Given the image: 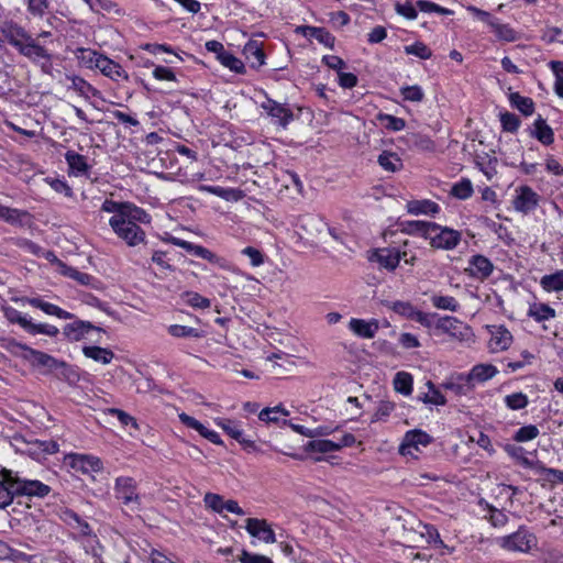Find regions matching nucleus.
<instances>
[{"label": "nucleus", "instance_id": "f257e3e1", "mask_svg": "<svg viewBox=\"0 0 563 563\" xmlns=\"http://www.w3.org/2000/svg\"><path fill=\"white\" fill-rule=\"evenodd\" d=\"M104 212L113 213L109 224L119 238L124 240L129 246L145 242V232L139 223L148 224L151 216L142 208L132 202H119L106 199L101 206Z\"/></svg>", "mask_w": 563, "mask_h": 563}, {"label": "nucleus", "instance_id": "f03ea898", "mask_svg": "<svg viewBox=\"0 0 563 563\" xmlns=\"http://www.w3.org/2000/svg\"><path fill=\"white\" fill-rule=\"evenodd\" d=\"M0 32L20 55L26 57L32 63H38L41 59H53V54L16 22H3L0 26Z\"/></svg>", "mask_w": 563, "mask_h": 563}, {"label": "nucleus", "instance_id": "7ed1b4c3", "mask_svg": "<svg viewBox=\"0 0 563 563\" xmlns=\"http://www.w3.org/2000/svg\"><path fill=\"white\" fill-rule=\"evenodd\" d=\"M496 544L508 552L528 553L537 547L538 539L530 529L521 525L518 530L500 538H497Z\"/></svg>", "mask_w": 563, "mask_h": 563}, {"label": "nucleus", "instance_id": "20e7f679", "mask_svg": "<svg viewBox=\"0 0 563 563\" xmlns=\"http://www.w3.org/2000/svg\"><path fill=\"white\" fill-rule=\"evenodd\" d=\"M114 497L132 511L141 509L142 500L137 493V483L133 477L119 476L114 481Z\"/></svg>", "mask_w": 563, "mask_h": 563}, {"label": "nucleus", "instance_id": "39448f33", "mask_svg": "<svg viewBox=\"0 0 563 563\" xmlns=\"http://www.w3.org/2000/svg\"><path fill=\"white\" fill-rule=\"evenodd\" d=\"M407 252L400 253L399 249H371L366 253V258L371 263H376L379 269L394 271L401 258L405 262L411 263L415 258L413 256L410 260L406 258Z\"/></svg>", "mask_w": 563, "mask_h": 563}, {"label": "nucleus", "instance_id": "423d86ee", "mask_svg": "<svg viewBox=\"0 0 563 563\" xmlns=\"http://www.w3.org/2000/svg\"><path fill=\"white\" fill-rule=\"evenodd\" d=\"M15 481V495L19 497H26L29 499L38 498L43 499L52 493V487L38 479H31L22 477L18 472H14Z\"/></svg>", "mask_w": 563, "mask_h": 563}, {"label": "nucleus", "instance_id": "0eeeda50", "mask_svg": "<svg viewBox=\"0 0 563 563\" xmlns=\"http://www.w3.org/2000/svg\"><path fill=\"white\" fill-rule=\"evenodd\" d=\"M515 192L512 206L516 211L522 214H529L539 206L541 197L531 187L522 185L519 186Z\"/></svg>", "mask_w": 563, "mask_h": 563}, {"label": "nucleus", "instance_id": "6e6552de", "mask_svg": "<svg viewBox=\"0 0 563 563\" xmlns=\"http://www.w3.org/2000/svg\"><path fill=\"white\" fill-rule=\"evenodd\" d=\"M432 442V437L420 429L409 430L405 433L399 445V453L404 456L415 455L419 451V445L427 446Z\"/></svg>", "mask_w": 563, "mask_h": 563}, {"label": "nucleus", "instance_id": "1a4fd4ad", "mask_svg": "<svg viewBox=\"0 0 563 563\" xmlns=\"http://www.w3.org/2000/svg\"><path fill=\"white\" fill-rule=\"evenodd\" d=\"M68 465L82 474L97 473L102 470V461L93 455L71 453L65 459Z\"/></svg>", "mask_w": 563, "mask_h": 563}, {"label": "nucleus", "instance_id": "9d476101", "mask_svg": "<svg viewBox=\"0 0 563 563\" xmlns=\"http://www.w3.org/2000/svg\"><path fill=\"white\" fill-rule=\"evenodd\" d=\"M20 347L26 352L25 358L30 361L33 366L44 367V374L54 375L55 371L57 369L59 360L45 352L32 349L26 345L21 344Z\"/></svg>", "mask_w": 563, "mask_h": 563}, {"label": "nucleus", "instance_id": "9b49d317", "mask_svg": "<svg viewBox=\"0 0 563 563\" xmlns=\"http://www.w3.org/2000/svg\"><path fill=\"white\" fill-rule=\"evenodd\" d=\"M0 509H5L18 498L14 487V471L3 467L0 471Z\"/></svg>", "mask_w": 563, "mask_h": 563}, {"label": "nucleus", "instance_id": "f8f14e48", "mask_svg": "<svg viewBox=\"0 0 563 563\" xmlns=\"http://www.w3.org/2000/svg\"><path fill=\"white\" fill-rule=\"evenodd\" d=\"M247 533L265 543H275L276 536L271 525L265 519L247 518L245 521Z\"/></svg>", "mask_w": 563, "mask_h": 563}, {"label": "nucleus", "instance_id": "ddd939ff", "mask_svg": "<svg viewBox=\"0 0 563 563\" xmlns=\"http://www.w3.org/2000/svg\"><path fill=\"white\" fill-rule=\"evenodd\" d=\"M349 330L360 339H374L379 330V321L375 318L372 319H360L351 318Z\"/></svg>", "mask_w": 563, "mask_h": 563}, {"label": "nucleus", "instance_id": "4468645a", "mask_svg": "<svg viewBox=\"0 0 563 563\" xmlns=\"http://www.w3.org/2000/svg\"><path fill=\"white\" fill-rule=\"evenodd\" d=\"M435 230L429 235L431 246H457L461 241V233L456 230L441 227L435 223Z\"/></svg>", "mask_w": 563, "mask_h": 563}, {"label": "nucleus", "instance_id": "2eb2a0df", "mask_svg": "<svg viewBox=\"0 0 563 563\" xmlns=\"http://www.w3.org/2000/svg\"><path fill=\"white\" fill-rule=\"evenodd\" d=\"M262 108L283 128H286L294 120V113L286 104L271 98L262 103Z\"/></svg>", "mask_w": 563, "mask_h": 563}, {"label": "nucleus", "instance_id": "dca6fc26", "mask_svg": "<svg viewBox=\"0 0 563 563\" xmlns=\"http://www.w3.org/2000/svg\"><path fill=\"white\" fill-rule=\"evenodd\" d=\"M92 330L98 332L104 331L102 328L96 327L90 321L75 320L63 328V334L68 341L77 342L84 339V336Z\"/></svg>", "mask_w": 563, "mask_h": 563}, {"label": "nucleus", "instance_id": "f3484780", "mask_svg": "<svg viewBox=\"0 0 563 563\" xmlns=\"http://www.w3.org/2000/svg\"><path fill=\"white\" fill-rule=\"evenodd\" d=\"M295 32L307 38H314L329 48L334 47L335 37L325 29L312 25H299Z\"/></svg>", "mask_w": 563, "mask_h": 563}, {"label": "nucleus", "instance_id": "a211bd4d", "mask_svg": "<svg viewBox=\"0 0 563 563\" xmlns=\"http://www.w3.org/2000/svg\"><path fill=\"white\" fill-rule=\"evenodd\" d=\"M493 263L483 255H473L468 261L466 271L468 275L477 279H485L493 273Z\"/></svg>", "mask_w": 563, "mask_h": 563}, {"label": "nucleus", "instance_id": "6ab92c4d", "mask_svg": "<svg viewBox=\"0 0 563 563\" xmlns=\"http://www.w3.org/2000/svg\"><path fill=\"white\" fill-rule=\"evenodd\" d=\"M65 161L69 168V174L74 176H87L90 170V165L87 162V157L75 152L67 151L65 153Z\"/></svg>", "mask_w": 563, "mask_h": 563}, {"label": "nucleus", "instance_id": "aec40b11", "mask_svg": "<svg viewBox=\"0 0 563 563\" xmlns=\"http://www.w3.org/2000/svg\"><path fill=\"white\" fill-rule=\"evenodd\" d=\"M25 300L29 305H31L34 308L41 309L46 314L55 316V317H57L59 319H64V320H69V319L75 318V316L71 312H68L54 303L44 301L40 297L26 298Z\"/></svg>", "mask_w": 563, "mask_h": 563}, {"label": "nucleus", "instance_id": "412c9836", "mask_svg": "<svg viewBox=\"0 0 563 563\" xmlns=\"http://www.w3.org/2000/svg\"><path fill=\"white\" fill-rule=\"evenodd\" d=\"M243 54L249 60L250 66L254 69L260 68L265 64V53L262 43L255 40H250L243 48Z\"/></svg>", "mask_w": 563, "mask_h": 563}, {"label": "nucleus", "instance_id": "4be33fe9", "mask_svg": "<svg viewBox=\"0 0 563 563\" xmlns=\"http://www.w3.org/2000/svg\"><path fill=\"white\" fill-rule=\"evenodd\" d=\"M532 137H536L543 145H551L554 142V132L540 114L533 122V129L530 132Z\"/></svg>", "mask_w": 563, "mask_h": 563}, {"label": "nucleus", "instance_id": "5701e85b", "mask_svg": "<svg viewBox=\"0 0 563 563\" xmlns=\"http://www.w3.org/2000/svg\"><path fill=\"white\" fill-rule=\"evenodd\" d=\"M443 387L456 396H462L470 394L474 389V384H472L467 374H457L445 382Z\"/></svg>", "mask_w": 563, "mask_h": 563}, {"label": "nucleus", "instance_id": "b1692460", "mask_svg": "<svg viewBox=\"0 0 563 563\" xmlns=\"http://www.w3.org/2000/svg\"><path fill=\"white\" fill-rule=\"evenodd\" d=\"M489 346L493 352L504 351L508 349L512 342V335L509 330L504 327H493Z\"/></svg>", "mask_w": 563, "mask_h": 563}, {"label": "nucleus", "instance_id": "393cba45", "mask_svg": "<svg viewBox=\"0 0 563 563\" xmlns=\"http://www.w3.org/2000/svg\"><path fill=\"white\" fill-rule=\"evenodd\" d=\"M406 208L408 213L415 216H434L439 213L441 210L440 206L437 202L429 199L410 200L407 202Z\"/></svg>", "mask_w": 563, "mask_h": 563}, {"label": "nucleus", "instance_id": "a878e982", "mask_svg": "<svg viewBox=\"0 0 563 563\" xmlns=\"http://www.w3.org/2000/svg\"><path fill=\"white\" fill-rule=\"evenodd\" d=\"M434 328L443 333L450 334L451 336L463 335L462 329H465L464 323L452 316H439L434 323Z\"/></svg>", "mask_w": 563, "mask_h": 563}, {"label": "nucleus", "instance_id": "bb28decb", "mask_svg": "<svg viewBox=\"0 0 563 563\" xmlns=\"http://www.w3.org/2000/svg\"><path fill=\"white\" fill-rule=\"evenodd\" d=\"M54 376L59 379L66 382L70 386H75L80 380V374L77 366L66 363L65 361L59 360L57 369L54 373Z\"/></svg>", "mask_w": 563, "mask_h": 563}, {"label": "nucleus", "instance_id": "cd10ccee", "mask_svg": "<svg viewBox=\"0 0 563 563\" xmlns=\"http://www.w3.org/2000/svg\"><path fill=\"white\" fill-rule=\"evenodd\" d=\"M498 374L496 366L492 364H477L467 374L472 384L485 383Z\"/></svg>", "mask_w": 563, "mask_h": 563}, {"label": "nucleus", "instance_id": "c85d7f7f", "mask_svg": "<svg viewBox=\"0 0 563 563\" xmlns=\"http://www.w3.org/2000/svg\"><path fill=\"white\" fill-rule=\"evenodd\" d=\"M96 68H98L104 76L118 80L119 78H128L124 69L112 59L102 55L101 59H99V64H96Z\"/></svg>", "mask_w": 563, "mask_h": 563}, {"label": "nucleus", "instance_id": "c756f323", "mask_svg": "<svg viewBox=\"0 0 563 563\" xmlns=\"http://www.w3.org/2000/svg\"><path fill=\"white\" fill-rule=\"evenodd\" d=\"M82 354L100 364H110L114 358V353L107 349L97 345L84 346Z\"/></svg>", "mask_w": 563, "mask_h": 563}, {"label": "nucleus", "instance_id": "7c9ffc66", "mask_svg": "<svg viewBox=\"0 0 563 563\" xmlns=\"http://www.w3.org/2000/svg\"><path fill=\"white\" fill-rule=\"evenodd\" d=\"M540 286L545 292L563 291V269L543 275L540 278Z\"/></svg>", "mask_w": 563, "mask_h": 563}, {"label": "nucleus", "instance_id": "2f4dec72", "mask_svg": "<svg viewBox=\"0 0 563 563\" xmlns=\"http://www.w3.org/2000/svg\"><path fill=\"white\" fill-rule=\"evenodd\" d=\"M68 79H70L71 85L70 89H74L77 91L81 97L88 99L90 96L92 97H101V92L95 88L92 85H90L87 80H85L80 76H67Z\"/></svg>", "mask_w": 563, "mask_h": 563}, {"label": "nucleus", "instance_id": "473e14b6", "mask_svg": "<svg viewBox=\"0 0 563 563\" xmlns=\"http://www.w3.org/2000/svg\"><path fill=\"white\" fill-rule=\"evenodd\" d=\"M435 222L430 221H407L405 223V231L409 234L422 236L428 240L432 230H435Z\"/></svg>", "mask_w": 563, "mask_h": 563}, {"label": "nucleus", "instance_id": "72a5a7b5", "mask_svg": "<svg viewBox=\"0 0 563 563\" xmlns=\"http://www.w3.org/2000/svg\"><path fill=\"white\" fill-rule=\"evenodd\" d=\"M509 102L512 108H516L526 117L534 112L533 100L529 97L521 96L519 92H511L509 95Z\"/></svg>", "mask_w": 563, "mask_h": 563}, {"label": "nucleus", "instance_id": "f704fd0d", "mask_svg": "<svg viewBox=\"0 0 563 563\" xmlns=\"http://www.w3.org/2000/svg\"><path fill=\"white\" fill-rule=\"evenodd\" d=\"M404 139L409 146H415L421 151L433 152L435 148L434 142L426 134L407 133Z\"/></svg>", "mask_w": 563, "mask_h": 563}, {"label": "nucleus", "instance_id": "c9c22d12", "mask_svg": "<svg viewBox=\"0 0 563 563\" xmlns=\"http://www.w3.org/2000/svg\"><path fill=\"white\" fill-rule=\"evenodd\" d=\"M479 505L484 507V509L488 510L489 516H486V518L493 527L501 528L507 525L508 516L503 510L497 509L484 499L479 501Z\"/></svg>", "mask_w": 563, "mask_h": 563}, {"label": "nucleus", "instance_id": "e433bc0d", "mask_svg": "<svg viewBox=\"0 0 563 563\" xmlns=\"http://www.w3.org/2000/svg\"><path fill=\"white\" fill-rule=\"evenodd\" d=\"M528 316L537 322L548 321L555 317V310L548 303H533L529 307Z\"/></svg>", "mask_w": 563, "mask_h": 563}, {"label": "nucleus", "instance_id": "4c0bfd02", "mask_svg": "<svg viewBox=\"0 0 563 563\" xmlns=\"http://www.w3.org/2000/svg\"><path fill=\"white\" fill-rule=\"evenodd\" d=\"M394 388L397 393L409 396L412 393L413 378L410 373L398 372L396 373L394 380Z\"/></svg>", "mask_w": 563, "mask_h": 563}, {"label": "nucleus", "instance_id": "58836bf2", "mask_svg": "<svg viewBox=\"0 0 563 563\" xmlns=\"http://www.w3.org/2000/svg\"><path fill=\"white\" fill-rule=\"evenodd\" d=\"M377 162L383 169L391 173H395L402 167V162L400 157L396 153L388 151H384L378 156Z\"/></svg>", "mask_w": 563, "mask_h": 563}, {"label": "nucleus", "instance_id": "ea45409f", "mask_svg": "<svg viewBox=\"0 0 563 563\" xmlns=\"http://www.w3.org/2000/svg\"><path fill=\"white\" fill-rule=\"evenodd\" d=\"M474 192L472 181L468 178H462L457 183H455L450 194L461 200H466L472 197Z\"/></svg>", "mask_w": 563, "mask_h": 563}, {"label": "nucleus", "instance_id": "a19ab883", "mask_svg": "<svg viewBox=\"0 0 563 563\" xmlns=\"http://www.w3.org/2000/svg\"><path fill=\"white\" fill-rule=\"evenodd\" d=\"M76 57L81 65L88 68H93L96 67V64H99V59H101L102 54L90 48L80 47L76 52Z\"/></svg>", "mask_w": 563, "mask_h": 563}, {"label": "nucleus", "instance_id": "79ce46f5", "mask_svg": "<svg viewBox=\"0 0 563 563\" xmlns=\"http://www.w3.org/2000/svg\"><path fill=\"white\" fill-rule=\"evenodd\" d=\"M376 119L389 131L398 132L404 130L406 126V121L402 118H398L388 113L379 112L376 115Z\"/></svg>", "mask_w": 563, "mask_h": 563}, {"label": "nucleus", "instance_id": "37998d69", "mask_svg": "<svg viewBox=\"0 0 563 563\" xmlns=\"http://www.w3.org/2000/svg\"><path fill=\"white\" fill-rule=\"evenodd\" d=\"M167 331L174 338L200 339L203 336L202 331H200L199 329L181 324H172L168 327Z\"/></svg>", "mask_w": 563, "mask_h": 563}, {"label": "nucleus", "instance_id": "c03bdc74", "mask_svg": "<svg viewBox=\"0 0 563 563\" xmlns=\"http://www.w3.org/2000/svg\"><path fill=\"white\" fill-rule=\"evenodd\" d=\"M306 451L308 452H319V453H329L339 451V445H336V442L332 440H311L308 441L306 446Z\"/></svg>", "mask_w": 563, "mask_h": 563}, {"label": "nucleus", "instance_id": "a18cd8bd", "mask_svg": "<svg viewBox=\"0 0 563 563\" xmlns=\"http://www.w3.org/2000/svg\"><path fill=\"white\" fill-rule=\"evenodd\" d=\"M218 60L221 63V65L229 68L231 71L236 74L245 73V66L243 62L229 51L222 53V56H218Z\"/></svg>", "mask_w": 563, "mask_h": 563}, {"label": "nucleus", "instance_id": "49530a36", "mask_svg": "<svg viewBox=\"0 0 563 563\" xmlns=\"http://www.w3.org/2000/svg\"><path fill=\"white\" fill-rule=\"evenodd\" d=\"M60 274L63 276L71 278V279L76 280L77 283H79L80 285H85V286L90 285L91 282L93 280V277L91 275L81 273V272L77 271L76 268L70 267L66 264H60Z\"/></svg>", "mask_w": 563, "mask_h": 563}, {"label": "nucleus", "instance_id": "de8ad7c7", "mask_svg": "<svg viewBox=\"0 0 563 563\" xmlns=\"http://www.w3.org/2000/svg\"><path fill=\"white\" fill-rule=\"evenodd\" d=\"M431 302L437 309L450 310L452 312H456L460 308L459 302L452 296L434 295L431 297Z\"/></svg>", "mask_w": 563, "mask_h": 563}, {"label": "nucleus", "instance_id": "09e8293b", "mask_svg": "<svg viewBox=\"0 0 563 563\" xmlns=\"http://www.w3.org/2000/svg\"><path fill=\"white\" fill-rule=\"evenodd\" d=\"M490 27L499 40L514 42L517 38L516 32L509 26V24L500 23L497 18Z\"/></svg>", "mask_w": 563, "mask_h": 563}, {"label": "nucleus", "instance_id": "8fccbe9b", "mask_svg": "<svg viewBox=\"0 0 563 563\" xmlns=\"http://www.w3.org/2000/svg\"><path fill=\"white\" fill-rule=\"evenodd\" d=\"M404 51L407 55H413L421 59H429L432 56V51L420 41H417L411 45H406Z\"/></svg>", "mask_w": 563, "mask_h": 563}, {"label": "nucleus", "instance_id": "3c124183", "mask_svg": "<svg viewBox=\"0 0 563 563\" xmlns=\"http://www.w3.org/2000/svg\"><path fill=\"white\" fill-rule=\"evenodd\" d=\"M216 423L232 439L240 440L243 430L236 421L230 419H217Z\"/></svg>", "mask_w": 563, "mask_h": 563}, {"label": "nucleus", "instance_id": "603ef678", "mask_svg": "<svg viewBox=\"0 0 563 563\" xmlns=\"http://www.w3.org/2000/svg\"><path fill=\"white\" fill-rule=\"evenodd\" d=\"M4 317L9 322L19 324L27 332L31 320L23 316L19 310L13 307H7L4 309Z\"/></svg>", "mask_w": 563, "mask_h": 563}, {"label": "nucleus", "instance_id": "864d4df0", "mask_svg": "<svg viewBox=\"0 0 563 563\" xmlns=\"http://www.w3.org/2000/svg\"><path fill=\"white\" fill-rule=\"evenodd\" d=\"M183 298L185 302L192 308L207 309L211 306L210 299L195 291H186Z\"/></svg>", "mask_w": 563, "mask_h": 563}, {"label": "nucleus", "instance_id": "5fc2aeb1", "mask_svg": "<svg viewBox=\"0 0 563 563\" xmlns=\"http://www.w3.org/2000/svg\"><path fill=\"white\" fill-rule=\"evenodd\" d=\"M501 128L506 132L516 133L521 124L520 119L511 112H501L500 115Z\"/></svg>", "mask_w": 563, "mask_h": 563}, {"label": "nucleus", "instance_id": "6e6d98bb", "mask_svg": "<svg viewBox=\"0 0 563 563\" xmlns=\"http://www.w3.org/2000/svg\"><path fill=\"white\" fill-rule=\"evenodd\" d=\"M506 406L511 410H520L528 406V396L521 391L507 395L505 397Z\"/></svg>", "mask_w": 563, "mask_h": 563}, {"label": "nucleus", "instance_id": "4d7b16f0", "mask_svg": "<svg viewBox=\"0 0 563 563\" xmlns=\"http://www.w3.org/2000/svg\"><path fill=\"white\" fill-rule=\"evenodd\" d=\"M27 12L34 18H43L46 13L49 2L48 0H23Z\"/></svg>", "mask_w": 563, "mask_h": 563}, {"label": "nucleus", "instance_id": "13d9d810", "mask_svg": "<svg viewBox=\"0 0 563 563\" xmlns=\"http://www.w3.org/2000/svg\"><path fill=\"white\" fill-rule=\"evenodd\" d=\"M395 409V404L388 400H380L376 411L372 416L371 422H377V421H386V419L390 416V413Z\"/></svg>", "mask_w": 563, "mask_h": 563}, {"label": "nucleus", "instance_id": "bf43d9fd", "mask_svg": "<svg viewBox=\"0 0 563 563\" xmlns=\"http://www.w3.org/2000/svg\"><path fill=\"white\" fill-rule=\"evenodd\" d=\"M400 95L404 100L411 102H421L424 99V92L418 85L401 87Z\"/></svg>", "mask_w": 563, "mask_h": 563}, {"label": "nucleus", "instance_id": "052dcab7", "mask_svg": "<svg viewBox=\"0 0 563 563\" xmlns=\"http://www.w3.org/2000/svg\"><path fill=\"white\" fill-rule=\"evenodd\" d=\"M421 536L428 541V543L433 544L437 548H448L442 541L438 529L433 525H423Z\"/></svg>", "mask_w": 563, "mask_h": 563}, {"label": "nucleus", "instance_id": "680f3d73", "mask_svg": "<svg viewBox=\"0 0 563 563\" xmlns=\"http://www.w3.org/2000/svg\"><path fill=\"white\" fill-rule=\"evenodd\" d=\"M430 391H431V395L429 394H424L423 397H421L420 399L424 402V404H432V405H437V406H444L446 404V398L444 397V395L435 388L434 384L432 382H428L427 383Z\"/></svg>", "mask_w": 563, "mask_h": 563}, {"label": "nucleus", "instance_id": "e2e57ef3", "mask_svg": "<svg viewBox=\"0 0 563 563\" xmlns=\"http://www.w3.org/2000/svg\"><path fill=\"white\" fill-rule=\"evenodd\" d=\"M539 429L534 424L523 426L516 431L514 440L516 442H528L536 439L539 435Z\"/></svg>", "mask_w": 563, "mask_h": 563}, {"label": "nucleus", "instance_id": "0e129e2a", "mask_svg": "<svg viewBox=\"0 0 563 563\" xmlns=\"http://www.w3.org/2000/svg\"><path fill=\"white\" fill-rule=\"evenodd\" d=\"M417 7L421 12L426 13H439L442 15H451L453 11L446 8H443L432 1L429 0H418Z\"/></svg>", "mask_w": 563, "mask_h": 563}, {"label": "nucleus", "instance_id": "69168bd1", "mask_svg": "<svg viewBox=\"0 0 563 563\" xmlns=\"http://www.w3.org/2000/svg\"><path fill=\"white\" fill-rule=\"evenodd\" d=\"M30 334H45L51 338H55L58 335L59 330L57 327L48 324V323H33L31 321L30 328L27 330Z\"/></svg>", "mask_w": 563, "mask_h": 563}, {"label": "nucleus", "instance_id": "338daca9", "mask_svg": "<svg viewBox=\"0 0 563 563\" xmlns=\"http://www.w3.org/2000/svg\"><path fill=\"white\" fill-rule=\"evenodd\" d=\"M393 311L415 321L416 313H418V309H416L410 302L408 301H395L391 307Z\"/></svg>", "mask_w": 563, "mask_h": 563}, {"label": "nucleus", "instance_id": "774afa93", "mask_svg": "<svg viewBox=\"0 0 563 563\" xmlns=\"http://www.w3.org/2000/svg\"><path fill=\"white\" fill-rule=\"evenodd\" d=\"M238 559L241 563H274L268 556L253 553L245 549L241 551Z\"/></svg>", "mask_w": 563, "mask_h": 563}]
</instances>
